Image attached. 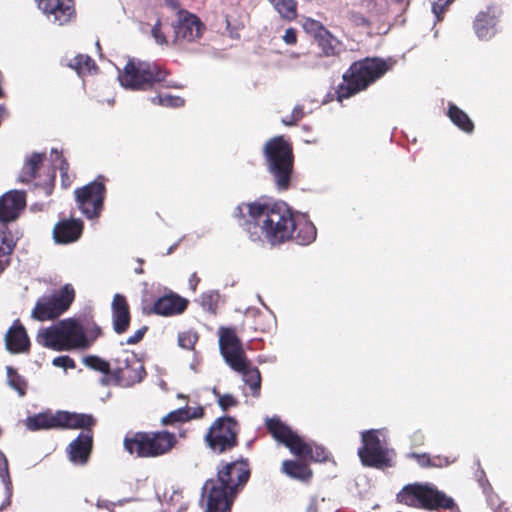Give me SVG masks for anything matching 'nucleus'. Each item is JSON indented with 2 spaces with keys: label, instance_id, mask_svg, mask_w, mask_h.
Instances as JSON below:
<instances>
[{
  "label": "nucleus",
  "instance_id": "obj_55",
  "mask_svg": "<svg viewBox=\"0 0 512 512\" xmlns=\"http://www.w3.org/2000/svg\"><path fill=\"white\" fill-rule=\"evenodd\" d=\"M282 39L287 45H295L298 41L297 30L293 27L287 28Z\"/></svg>",
  "mask_w": 512,
  "mask_h": 512
},
{
  "label": "nucleus",
  "instance_id": "obj_46",
  "mask_svg": "<svg viewBox=\"0 0 512 512\" xmlns=\"http://www.w3.org/2000/svg\"><path fill=\"white\" fill-rule=\"evenodd\" d=\"M52 153L57 155L56 160H59L58 169L61 176V185L63 188L70 187L72 180L69 175V163L66 158L63 157L62 153H59L56 149H52Z\"/></svg>",
  "mask_w": 512,
  "mask_h": 512
},
{
  "label": "nucleus",
  "instance_id": "obj_24",
  "mask_svg": "<svg viewBox=\"0 0 512 512\" xmlns=\"http://www.w3.org/2000/svg\"><path fill=\"white\" fill-rule=\"evenodd\" d=\"M113 329L117 334L125 333L131 321L127 299L122 294H115L111 303Z\"/></svg>",
  "mask_w": 512,
  "mask_h": 512
},
{
  "label": "nucleus",
  "instance_id": "obj_54",
  "mask_svg": "<svg viewBox=\"0 0 512 512\" xmlns=\"http://www.w3.org/2000/svg\"><path fill=\"white\" fill-rule=\"evenodd\" d=\"M152 36L155 38V40L158 44L163 45V44L167 43L166 37L161 30V20L160 19L157 20V22L154 24V26L152 28Z\"/></svg>",
  "mask_w": 512,
  "mask_h": 512
},
{
  "label": "nucleus",
  "instance_id": "obj_28",
  "mask_svg": "<svg viewBox=\"0 0 512 512\" xmlns=\"http://www.w3.org/2000/svg\"><path fill=\"white\" fill-rule=\"evenodd\" d=\"M60 410L52 413L46 411L29 416L26 419V427L31 431L61 429Z\"/></svg>",
  "mask_w": 512,
  "mask_h": 512
},
{
  "label": "nucleus",
  "instance_id": "obj_37",
  "mask_svg": "<svg viewBox=\"0 0 512 512\" xmlns=\"http://www.w3.org/2000/svg\"><path fill=\"white\" fill-rule=\"evenodd\" d=\"M273 8L279 13L282 19L286 21H294L297 18V1L296 0H267Z\"/></svg>",
  "mask_w": 512,
  "mask_h": 512
},
{
  "label": "nucleus",
  "instance_id": "obj_30",
  "mask_svg": "<svg viewBox=\"0 0 512 512\" xmlns=\"http://www.w3.org/2000/svg\"><path fill=\"white\" fill-rule=\"evenodd\" d=\"M282 472L301 482H309L313 476L312 470L302 459L300 461L284 460L282 462Z\"/></svg>",
  "mask_w": 512,
  "mask_h": 512
},
{
  "label": "nucleus",
  "instance_id": "obj_41",
  "mask_svg": "<svg viewBox=\"0 0 512 512\" xmlns=\"http://www.w3.org/2000/svg\"><path fill=\"white\" fill-rule=\"evenodd\" d=\"M346 18L349 24L353 27L365 29H370L372 27L370 19L366 17V14L361 7L359 10H350L347 13Z\"/></svg>",
  "mask_w": 512,
  "mask_h": 512
},
{
  "label": "nucleus",
  "instance_id": "obj_42",
  "mask_svg": "<svg viewBox=\"0 0 512 512\" xmlns=\"http://www.w3.org/2000/svg\"><path fill=\"white\" fill-rule=\"evenodd\" d=\"M15 241L7 227L0 230V257L10 256L15 249Z\"/></svg>",
  "mask_w": 512,
  "mask_h": 512
},
{
  "label": "nucleus",
  "instance_id": "obj_61",
  "mask_svg": "<svg viewBox=\"0 0 512 512\" xmlns=\"http://www.w3.org/2000/svg\"><path fill=\"white\" fill-rule=\"evenodd\" d=\"M189 287L192 291H196V288L200 282V277L197 275V273H193L189 278Z\"/></svg>",
  "mask_w": 512,
  "mask_h": 512
},
{
  "label": "nucleus",
  "instance_id": "obj_22",
  "mask_svg": "<svg viewBox=\"0 0 512 512\" xmlns=\"http://www.w3.org/2000/svg\"><path fill=\"white\" fill-rule=\"evenodd\" d=\"M6 349L12 354L27 353L30 350V339L25 327L16 319L5 334Z\"/></svg>",
  "mask_w": 512,
  "mask_h": 512
},
{
  "label": "nucleus",
  "instance_id": "obj_49",
  "mask_svg": "<svg viewBox=\"0 0 512 512\" xmlns=\"http://www.w3.org/2000/svg\"><path fill=\"white\" fill-rule=\"evenodd\" d=\"M213 394L217 397L218 405L223 411L236 407L239 403L232 394H221L216 388L213 389Z\"/></svg>",
  "mask_w": 512,
  "mask_h": 512
},
{
  "label": "nucleus",
  "instance_id": "obj_14",
  "mask_svg": "<svg viewBox=\"0 0 512 512\" xmlns=\"http://www.w3.org/2000/svg\"><path fill=\"white\" fill-rule=\"evenodd\" d=\"M120 366L111 373V379L116 384L131 385L143 380L146 371L143 363L134 353H125L123 360H118Z\"/></svg>",
  "mask_w": 512,
  "mask_h": 512
},
{
  "label": "nucleus",
  "instance_id": "obj_7",
  "mask_svg": "<svg viewBox=\"0 0 512 512\" xmlns=\"http://www.w3.org/2000/svg\"><path fill=\"white\" fill-rule=\"evenodd\" d=\"M398 503L428 511L449 510L455 506L453 498L431 483H411L397 493Z\"/></svg>",
  "mask_w": 512,
  "mask_h": 512
},
{
  "label": "nucleus",
  "instance_id": "obj_20",
  "mask_svg": "<svg viewBox=\"0 0 512 512\" xmlns=\"http://www.w3.org/2000/svg\"><path fill=\"white\" fill-rule=\"evenodd\" d=\"M266 428L272 437L284 444L291 453L301 452V448H304L301 444V437L279 418H268L266 420Z\"/></svg>",
  "mask_w": 512,
  "mask_h": 512
},
{
  "label": "nucleus",
  "instance_id": "obj_63",
  "mask_svg": "<svg viewBox=\"0 0 512 512\" xmlns=\"http://www.w3.org/2000/svg\"><path fill=\"white\" fill-rule=\"evenodd\" d=\"M305 60L303 61V64L307 67L314 68L316 65L313 63L312 58L313 56L310 54H306L304 56Z\"/></svg>",
  "mask_w": 512,
  "mask_h": 512
},
{
  "label": "nucleus",
  "instance_id": "obj_52",
  "mask_svg": "<svg viewBox=\"0 0 512 512\" xmlns=\"http://www.w3.org/2000/svg\"><path fill=\"white\" fill-rule=\"evenodd\" d=\"M52 364L56 367L64 369H74L76 367L74 359L67 355L55 357L52 361Z\"/></svg>",
  "mask_w": 512,
  "mask_h": 512
},
{
  "label": "nucleus",
  "instance_id": "obj_13",
  "mask_svg": "<svg viewBox=\"0 0 512 512\" xmlns=\"http://www.w3.org/2000/svg\"><path fill=\"white\" fill-rule=\"evenodd\" d=\"M64 351L85 350L91 346L84 331V326L75 318H68L59 322Z\"/></svg>",
  "mask_w": 512,
  "mask_h": 512
},
{
  "label": "nucleus",
  "instance_id": "obj_18",
  "mask_svg": "<svg viewBox=\"0 0 512 512\" xmlns=\"http://www.w3.org/2000/svg\"><path fill=\"white\" fill-rule=\"evenodd\" d=\"M26 207V193L12 190L0 197V223L7 225L17 220Z\"/></svg>",
  "mask_w": 512,
  "mask_h": 512
},
{
  "label": "nucleus",
  "instance_id": "obj_16",
  "mask_svg": "<svg viewBox=\"0 0 512 512\" xmlns=\"http://www.w3.org/2000/svg\"><path fill=\"white\" fill-rule=\"evenodd\" d=\"M502 10L497 5H489L485 10L479 11L473 22L476 36L483 41L492 39L498 32V24Z\"/></svg>",
  "mask_w": 512,
  "mask_h": 512
},
{
  "label": "nucleus",
  "instance_id": "obj_43",
  "mask_svg": "<svg viewBox=\"0 0 512 512\" xmlns=\"http://www.w3.org/2000/svg\"><path fill=\"white\" fill-rule=\"evenodd\" d=\"M219 299V292L216 290H210L202 293L200 297V305L205 311L215 313L218 307Z\"/></svg>",
  "mask_w": 512,
  "mask_h": 512
},
{
  "label": "nucleus",
  "instance_id": "obj_35",
  "mask_svg": "<svg viewBox=\"0 0 512 512\" xmlns=\"http://www.w3.org/2000/svg\"><path fill=\"white\" fill-rule=\"evenodd\" d=\"M235 371L242 374L244 382L250 387L252 396L258 397L261 390V374L259 369L257 367L250 366V363L246 358L244 369Z\"/></svg>",
  "mask_w": 512,
  "mask_h": 512
},
{
  "label": "nucleus",
  "instance_id": "obj_8",
  "mask_svg": "<svg viewBox=\"0 0 512 512\" xmlns=\"http://www.w3.org/2000/svg\"><path fill=\"white\" fill-rule=\"evenodd\" d=\"M240 424L236 418L225 415L216 418L209 426L204 442L215 454L232 451L239 445Z\"/></svg>",
  "mask_w": 512,
  "mask_h": 512
},
{
  "label": "nucleus",
  "instance_id": "obj_34",
  "mask_svg": "<svg viewBox=\"0 0 512 512\" xmlns=\"http://www.w3.org/2000/svg\"><path fill=\"white\" fill-rule=\"evenodd\" d=\"M360 6L366 17L370 19L371 25L383 21L387 9L386 0H363Z\"/></svg>",
  "mask_w": 512,
  "mask_h": 512
},
{
  "label": "nucleus",
  "instance_id": "obj_10",
  "mask_svg": "<svg viewBox=\"0 0 512 512\" xmlns=\"http://www.w3.org/2000/svg\"><path fill=\"white\" fill-rule=\"evenodd\" d=\"M106 178L103 175L74 191L78 209L88 219L98 218L103 210L106 195Z\"/></svg>",
  "mask_w": 512,
  "mask_h": 512
},
{
  "label": "nucleus",
  "instance_id": "obj_33",
  "mask_svg": "<svg viewBox=\"0 0 512 512\" xmlns=\"http://www.w3.org/2000/svg\"><path fill=\"white\" fill-rule=\"evenodd\" d=\"M447 116L451 122L465 133H472L474 131V123L466 112L460 109L454 103H449Z\"/></svg>",
  "mask_w": 512,
  "mask_h": 512
},
{
  "label": "nucleus",
  "instance_id": "obj_17",
  "mask_svg": "<svg viewBox=\"0 0 512 512\" xmlns=\"http://www.w3.org/2000/svg\"><path fill=\"white\" fill-rule=\"evenodd\" d=\"M175 33V41L192 42L199 39L205 29L201 20L188 11H180L178 13V21L173 26Z\"/></svg>",
  "mask_w": 512,
  "mask_h": 512
},
{
  "label": "nucleus",
  "instance_id": "obj_31",
  "mask_svg": "<svg viewBox=\"0 0 512 512\" xmlns=\"http://www.w3.org/2000/svg\"><path fill=\"white\" fill-rule=\"evenodd\" d=\"M315 41L321 50V55L325 57H338L343 51L342 41L335 37L328 29Z\"/></svg>",
  "mask_w": 512,
  "mask_h": 512
},
{
  "label": "nucleus",
  "instance_id": "obj_44",
  "mask_svg": "<svg viewBox=\"0 0 512 512\" xmlns=\"http://www.w3.org/2000/svg\"><path fill=\"white\" fill-rule=\"evenodd\" d=\"M199 340V334L197 331L189 329L186 331L179 332L178 334V345L186 350L193 351L195 345Z\"/></svg>",
  "mask_w": 512,
  "mask_h": 512
},
{
  "label": "nucleus",
  "instance_id": "obj_48",
  "mask_svg": "<svg viewBox=\"0 0 512 512\" xmlns=\"http://www.w3.org/2000/svg\"><path fill=\"white\" fill-rule=\"evenodd\" d=\"M302 27L315 40L327 30L320 21L312 18H306L302 23Z\"/></svg>",
  "mask_w": 512,
  "mask_h": 512
},
{
  "label": "nucleus",
  "instance_id": "obj_25",
  "mask_svg": "<svg viewBox=\"0 0 512 512\" xmlns=\"http://www.w3.org/2000/svg\"><path fill=\"white\" fill-rule=\"evenodd\" d=\"M294 227L290 240L295 241L299 245H309L315 241L317 229L315 225L304 215L294 213Z\"/></svg>",
  "mask_w": 512,
  "mask_h": 512
},
{
  "label": "nucleus",
  "instance_id": "obj_62",
  "mask_svg": "<svg viewBox=\"0 0 512 512\" xmlns=\"http://www.w3.org/2000/svg\"><path fill=\"white\" fill-rule=\"evenodd\" d=\"M282 123L285 126H295L297 125L298 121L290 114L288 117H285L282 119Z\"/></svg>",
  "mask_w": 512,
  "mask_h": 512
},
{
  "label": "nucleus",
  "instance_id": "obj_29",
  "mask_svg": "<svg viewBox=\"0 0 512 512\" xmlns=\"http://www.w3.org/2000/svg\"><path fill=\"white\" fill-rule=\"evenodd\" d=\"M205 415V409L202 406L191 408L185 406L171 411L161 419L162 425H174L176 423L188 422L192 419H201Z\"/></svg>",
  "mask_w": 512,
  "mask_h": 512
},
{
  "label": "nucleus",
  "instance_id": "obj_53",
  "mask_svg": "<svg viewBox=\"0 0 512 512\" xmlns=\"http://www.w3.org/2000/svg\"><path fill=\"white\" fill-rule=\"evenodd\" d=\"M12 484L10 479L8 478L5 483V490H4V498L2 502L0 503V512L7 509L11 503H12Z\"/></svg>",
  "mask_w": 512,
  "mask_h": 512
},
{
  "label": "nucleus",
  "instance_id": "obj_2",
  "mask_svg": "<svg viewBox=\"0 0 512 512\" xmlns=\"http://www.w3.org/2000/svg\"><path fill=\"white\" fill-rule=\"evenodd\" d=\"M249 477L250 468L247 460L221 462L217 477L208 479L202 489L207 494L205 512H231L237 493L244 488Z\"/></svg>",
  "mask_w": 512,
  "mask_h": 512
},
{
  "label": "nucleus",
  "instance_id": "obj_51",
  "mask_svg": "<svg viewBox=\"0 0 512 512\" xmlns=\"http://www.w3.org/2000/svg\"><path fill=\"white\" fill-rule=\"evenodd\" d=\"M55 179H56V168L52 167L48 169V173L46 175L45 180L42 183H37V186H41L44 190L46 196H50L55 187Z\"/></svg>",
  "mask_w": 512,
  "mask_h": 512
},
{
  "label": "nucleus",
  "instance_id": "obj_50",
  "mask_svg": "<svg viewBox=\"0 0 512 512\" xmlns=\"http://www.w3.org/2000/svg\"><path fill=\"white\" fill-rule=\"evenodd\" d=\"M81 324L84 326L85 334L86 336H88V339L91 340L92 345L93 342L102 334L100 326H98L93 320H90L88 318H84Z\"/></svg>",
  "mask_w": 512,
  "mask_h": 512
},
{
  "label": "nucleus",
  "instance_id": "obj_59",
  "mask_svg": "<svg viewBox=\"0 0 512 512\" xmlns=\"http://www.w3.org/2000/svg\"><path fill=\"white\" fill-rule=\"evenodd\" d=\"M291 114L299 122L305 116L304 107L302 105H296Z\"/></svg>",
  "mask_w": 512,
  "mask_h": 512
},
{
  "label": "nucleus",
  "instance_id": "obj_26",
  "mask_svg": "<svg viewBox=\"0 0 512 512\" xmlns=\"http://www.w3.org/2000/svg\"><path fill=\"white\" fill-rule=\"evenodd\" d=\"M61 429H82V432H93L97 419L92 414L76 413L60 410Z\"/></svg>",
  "mask_w": 512,
  "mask_h": 512
},
{
  "label": "nucleus",
  "instance_id": "obj_36",
  "mask_svg": "<svg viewBox=\"0 0 512 512\" xmlns=\"http://www.w3.org/2000/svg\"><path fill=\"white\" fill-rule=\"evenodd\" d=\"M301 444L304 446L301 448V452H293L300 459L313 462H324L328 459V452L324 447L306 443L302 438Z\"/></svg>",
  "mask_w": 512,
  "mask_h": 512
},
{
  "label": "nucleus",
  "instance_id": "obj_3",
  "mask_svg": "<svg viewBox=\"0 0 512 512\" xmlns=\"http://www.w3.org/2000/svg\"><path fill=\"white\" fill-rule=\"evenodd\" d=\"M392 64L380 57H365L354 61L342 75L335 89L336 100L342 103L365 90L382 78Z\"/></svg>",
  "mask_w": 512,
  "mask_h": 512
},
{
  "label": "nucleus",
  "instance_id": "obj_56",
  "mask_svg": "<svg viewBox=\"0 0 512 512\" xmlns=\"http://www.w3.org/2000/svg\"><path fill=\"white\" fill-rule=\"evenodd\" d=\"M411 456L417 461V463L421 467L436 466V464L432 461V459L430 458V456L427 453H422V454L413 453Z\"/></svg>",
  "mask_w": 512,
  "mask_h": 512
},
{
  "label": "nucleus",
  "instance_id": "obj_39",
  "mask_svg": "<svg viewBox=\"0 0 512 512\" xmlns=\"http://www.w3.org/2000/svg\"><path fill=\"white\" fill-rule=\"evenodd\" d=\"M69 66L76 70L78 74L91 72L92 69H96L95 61L88 55L79 54L75 56Z\"/></svg>",
  "mask_w": 512,
  "mask_h": 512
},
{
  "label": "nucleus",
  "instance_id": "obj_57",
  "mask_svg": "<svg viewBox=\"0 0 512 512\" xmlns=\"http://www.w3.org/2000/svg\"><path fill=\"white\" fill-rule=\"evenodd\" d=\"M147 330H148L147 326L141 327L140 329L135 331V333L132 336L127 338L126 344L134 345V344L139 343L143 339V337H144L145 333L147 332Z\"/></svg>",
  "mask_w": 512,
  "mask_h": 512
},
{
  "label": "nucleus",
  "instance_id": "obj_64",
  "mask_svg": "<svg viewBox=\"0 0 512 512\" xmlns=\"http://www.w3.org/2000/svg\"><path fill=\"white\" fill-rule=\"evenodd\" d=\"M307 512H317V505L316 503H311L308 508H307Z\"/></svg>",
  "mask_w": 512,
  "mask_h": 512
},
{
  "label": "nucleus",
  "instance_id": "obj_21",
  "mask_svg": "<svg viewBox=\"0 0 512 512\" xmlns=\"http://www.w3.org/2000/svg\"><path fill=\"white\" fill-rule=\"evenodd\" d=\"M189 301L178 294L170 293L159 297L152 305L149 314L160 316H174L182 314L188 307Z\"/></svg>",
  "mask_w": 512,
  "mask_h": 512
},
{
  "label": "nucleus",
  "instance_id": "obj_9",
  "mask_svg": "<svg viewBox=\"0 0 512 512\" xmlns=\"http://www.w3.org/2000/svg\"><path fill=\"white\" fill-rule=\"evenodd\" d=\"M75 300L71 284L64 285L57 293L41 297L32 310V317L38 321L53 320L66 312Z\"/></svg>",
  "mask_w": 512,
  "mask_h": 512
},
{
  "label": "nucleus",
  "instance_id": "obj_12",
  "mask_svg": "<svg viewBox=\"0 0 512 512\" xmlns=\"http://www.w3.org/2000/svg\"><path fill=\"white\" fill-rule=\"evenodd\" d=\"M219 349L225 362L233 370L244 369L246 353L243 349L242 342L237 336L236 330L231 327H220Z\"/></svg>",
  "mask_w": 512,
  "mask_h": 512
},
{
  "label": "nucleus",
  "instance_id": "obj_4",
  "mask_svg": "<svg viewBox=\"0 0 512 512\" xmlns=\"http://www.w3.org/2000/svg\"><path fill=\"white\" fill-rule=\"evenodd\" d=\"M169 75L170 72L158 63L130 58L118 78L124 88L133 91L152 90L157 85L165 88H179L167 81Z\"/></svg>",
  "mask_w": 512,
  "mask_h": 512
},
{
  "label": "nucleus",
  "instance_id": "obj_1",
  "mask_svg": "<svg viewBox=\"0 0 512 512\" xmlns=\"http://www.w3.org/2000/svg\"><path fill=\"white\" fill-rule=\"evenodd\" d=\"M294 212L283 201L256 200L239 204L233 217L252 242L281 245L293 233Z\"/></svg>",
  "mask_w": 512,
  "mask_h": 512
},
{
  "label": "nucleus",
  "instance_id": "obj_60",
  "mask_svg": "<svg viewBox=\"0 0 512 512\" xmlns=\"http://www.w3.org/2000/svg\"><path fill=\"white\" fill-rule=\"evenodd\" d=\"M424 439V434L420 430L414 432L411 436V441L415 445H422L424 443Z\"/></svg>",
  "mask_w": 512,
  "mask_h": 512
},
{
  "label": "nucleus",
  "instance_id": "obj_32",
  "mask_svg": "<svg viewBox=\"0 0 512 512\" xmlns=\"http://www.w3.org/2000/svg\"><path fill=\"white\" fill-rule=\"evenodd\" d=\"M37 341L42 346L54 351H64L59 324L40 330Z\"/></svg>",
  "mask_w": 512,
  "mask_h": 512
},
{
  "label": "nucleus",
  "instance_id": "obj_47",
  "mask_svg": "<svg viewBox=\"0 0 512 512\" xmlns=\"http://www.w3.org/2000/svg\"><path fill=\"white\" fill-rule=\"evenodd\" d=\"M151 102L155 105L173 108L181 107L185 103L183 98L172 95H157L151 98Z\"/></svg>",
  "mask_w": 512,
  "mask_h": 512
},
{
  "label": "nucleus",
  "instance_id": "obj_23",
  "mask_svg": "<svg viewBox=\"0 0 512 512\" xmlns=\"http://www.w3.org/2000/svg\"><path fill=\"white\" fill-rule=\"evenodd\" d=\"M83 222L78 219H63L57 222L53 228V238L58 244L76 242L82 235Z\"/></svg>",
  "mask_w": 512,
  "mask_h": 512
},
{
  "label": "nucleus",
  "instance_id": "obj_38",
  "mask_svg": "<svg viewBox=\"0 0 512 512\" xmlns=\"http://www.w3.org/2000/svg\"><path fill=\"white\" fill-rule=\"evenodd\" d=\"M7 383L8 385L14 389L20 397L26 395L28 389V383L23 376H21L17 370L11 366H8L7 369Z\"/></svg>",
  "mask_w": 512,
  "mask_h": 512
},
{
  "label": "nucleus",
  "instance_id": "obj_27",
  "mask_svg": "<svg viewBox=\"0 0 512 512\" xmlns=\"http://www.w3.org/2000/svg\"><path fill=\"white\" fill-rule=\"evenodd\" d=\"M46 160V153L33 152L28 155L23 163L22 169L18 176V181L29 184L40 177V171Z\"/></svg>",
  "mask_w": 512,
  "mask_h": 512
},
{
  "label": "nucleus",
  "instance_id": "obj_6",
  "mask_svg": "<svg viewBox=\"0 0 512 512\" xmlns=\"http://www.w3.org/2000/svg\"><path fill=\"white\" fill-rule=\"evenodd\" d=\"M263 153L277 188L287 190L290 187L294 166L292 144L284 136H275L265 143Z\"/></svg>",
  "mask_w": 512,
  "mask_h": 512
},
{
  "label": "nucleus",
  "instance_id": "obj_5",
  "mask_svg": "<svg viewBox=\"0 0 512 512\" xmlns=\"http://www.w3.org/2000/svg\"><path fill=\"white\" fill-rule=\"evenodd\" d=\"M177 444L174 433L161 431L128 432L123 439L124 450L136 458H156L168 454Z\"/></svg>",
  "mask_w": 512,
  "mask_h": 512
},
{
  "label": "nucleus",
  "instance_id": "obj_45",
  "mask_svg": "<svg viewBox=\"0 0 512 512\" xmlns=\"http://www.w3.org/2000/svg\"><path fill=\"white\" fill-rule=\"evenodd\" d=\"M479 483L483 489L484 494L486 495L489 505H491L495 509L504 510L505 512H507L508 509L504 508V503H498V496L494 493L493 488L489 483L488 479L485 477L481 478L479 480Z\"/></svg>",
  "mask_w": 512,
  "mask_h": 512
},
{
  "label": "nucleus",
  "instance_id": "obj_11",
  "mask_svg": "<svg viewBox=\"0 0 512 512\" xmlns=\"http://www.w3.org/2000/svg\"><path fill=\"white\" fill-rule=\"evenodd\" d=\"M361 438L363 445L358 449V456L364 466L377 469L392 466L388 450L382 445L378 431H364Z\"/></svg>",
  "mask_w": 512,
  "mask_h": 512
},
{
  "label": "nucleus",
  "instance_id": "obj_15",
  "mask_svg": "<svg viewBox=\"0 0 512 512\" xmlns=\"http://www.w3.org/2000/svg\"><path fill=\"white\" fill-rule=\"evenodd\" d=\"M38 8L53 23L63 26L76 18L75 0H36Z\"/></svg>",
  "mask_w": 512,
  "mask_h": 512
},
{
  "label": "nucleus",
  "instance_id": "obj_58",
  "mask_svg": "<svg viewBox=\"0 0 512 512\" xmlns=\"http://www.w3.org/2000/svg\"><path fill=\"white\" fill-rule=\"evenodd\" d=\"M449 5L450 4H445V0L442 2H440V0H438L437 2L433 3L432 11L435 14L438 21H440L442 19V14L445 12L446 8Z\"/></svg>",
  "mask_w": 512,
  "mask_h": 512
},
{
  "label": "nucleus",
  "instance_id": "obj_19",
  "mask_svg": "<svg viewBox=\"0 0 512 512\" xmlns=\"http://www.w3.org/2000/svg\"><path fill=\"white\" fill-rule=\"evenodd\" d=\"M93 446V432H81L66 448L68 459L74 465H86L90 460Z\"/></svg>",
  "mask_w": 512,
  "mask_h": 512
},
{
  "label": "nucleus",
  "instance_id": "obj_40",
  "mask_svg": "<svg viewBox=\"0 0 512 512\" xmlns=\"http://www.w3.org/2000/svg\"><path fill=\"white\" fill-rule=\"evenodd\" d=\"M83 363L90 369L108 375L111 378L110 363L99 356L89 355L84 357Z\"/></svg>",
  "mask_w": 512,
  "mask_h": 512
}]
</instances>
